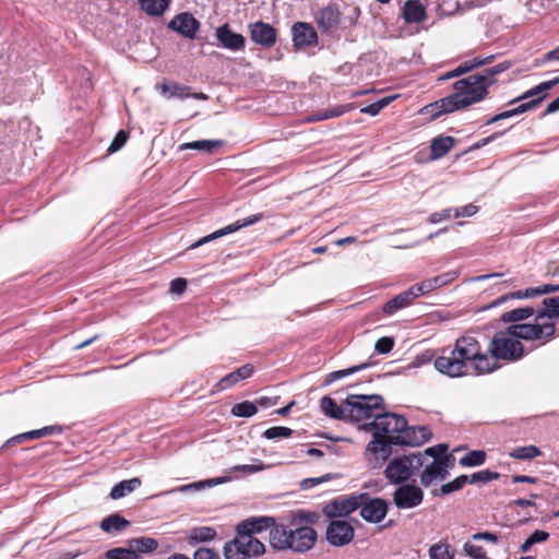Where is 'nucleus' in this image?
Returning <instances> with one entry per match:
<instances>
[{
	"label": "nucleus",
	"instance_id": "22",
	"mask_svg": "<svg viewBox=\"0 0 559 559\" xmlns=\"http://www.w3.org/2000/svg\"><path fill=\"white\" fill-rule=\"evenodd\" d=\"M274 524L275 519L271 516L250 518L237 524L236 533L254 536L255 534L272 527Z\"/></svg>",
	"mask_w": 559,
	"mask_h": 559
},
{
	"label": "nucleus",
	"instance_id": "39",
	"mask_svg": "<svg viewBox=\"0 0 559 559\" xmlns=\"http://www.w3.org/2000/svg\"><path fill=\"white\" fill-rule=\"evenodd\" d=\"M216 536V531L210 526L194 527L189 532V543L194 545L197 543L210 542Z\"/></svg>",
	"mask_w": 559,
	"mask_h": 559
},
{
	"label": "nucleus",
	"instance_id": "28",
	"mask_svg": "<svg viewBox=\"0 0 559 559\" xmlns=\"http://www.w3.org/2000/svg\"><path fill=\"white\" fill-rule=\"evenodd\" d=\"M270 545L272 548L276 550H286L290 549L289 544V530H287L284 525H273L270 527Z\"/></svg>",
	"mask_w": 559,
	"mask_h": 559
},
{
	"label": "nucleus",
	"instance_id": "51",
	"mask_svg": "<svg viewBox=\"0 0 559 559\" xmlns=\"http://www.w3.org/2000/svg\"><path fill=\"white\" fill-rule=\"evenodd\" d=\"M486 460V453L481 450L468 452L465 456L460 459L462 466H477L481 465Z\"/></svg>",
	"mask_w": 559,
	"mask_h": 559
},
{
	"label": "nucleus",
	"instance_id": "50",
	"mask_svg": "<svg viewBox=\"0 0 559 559\" xmlns=\"http://www.w3.org/2000/svg\"><path fill=\"white\" fill-rule=\"evenodd\" d=\"M510 62L504 61L501 63H498L491 68L485 69L480 74L483 76V80L486 82H490V86L496 83L495 76L497 74L502 73L503 71L508 70L510 68Z\"/></svg>",
	"mask_w": 559,
	"mask_h": 559
},
{
	"label": "nucleus",
	"instance_id": "61",
	"mask_svg": "<svg viewBox=\"0 0 559 559\" xmlns=\"http://www.w3.org/2000/svg\"><path fill=\"white\" fill-rule=\"evenodd\" d=\"M452 212H453V209H445L440 212L431 213L428 217V222L430 224L440 223L441 221L450 218L453 215Z\"/></svg>",
	"mask_w": 559,
	"mask_h": 559
},
{
	"label": "nucleus",
	"instance_id": "13",
	"mask_svg": "<svg viewBox=\"0 0 559 559\" xmlns=\"http://www.w3.org/2000/svg\"><path fill=\"white\" fill-rule=\"evenodd\" d=\"M360 516L368 523H380L388 514L389 504L382 498H370L367 493V499H361L359 506Z\"/></svg>",
	"mask_w": 559,
	"mask_h": 559
},
{
	"label": "nucleus",
	"instance_id": "26",
	"mask_svg": "<svg viewBox=\"0 0 559 559\" xmlns=\"http://www.w3.org/2000/svg\"><path fill=\"white\" fill-rule=\"evenodd\" d=\"M160 94L166 98L185 99L190 97L191 87L173 81H164L156 86Z\"/></svg>",
	"mask_w": 559,
	"mask_h": 559
},
{
	"label": "nucleus",
	"instance_id": "11",
	"mask_svg": "<svg viewBox=\"0 0 559 559\" xmlns=\"http://www.w3.org/2000/svg\"><path fill=\"white\" fill-rule=\"evenodd\" d=\"M424 491L413 484H401L393 492V502L397 509H415L423 503Z\"/></svg>",
	"mask_w": 559,
	"mask_h": 559
},
{
	"label": "nucleus",
	"instance_id": "46",
	"mask_svg": "<svg viewBox=\"0 0 559 559\" xmlns=\"http://www.w3.org/2000/svg\"><path fill=\"white\" fill-rule=\"evenodd\" d=\"M542 454V451L535 445H525L515 448L510 452V456L518 460H532Z\"/></svg>",
	"mask_w": 559,
	"mask_h": 559
},
{
	"label": "nucleus",
	"instance_id": "52",
	"mask_svg": "<svg viewBox=\"0 0 559 559\" xmlns=\"http://www.w3.org/2000/svg\"><path fill=\"white\" fill-rule=\"evenodd\" d=\"M499 476H500V474L497 472H492L489 469H483V471L473 473L471 476H468L467 483H469V484L488 483V481L498 479Z\"/></svg>",
	"mask_w": 559,
	"mask_h": 559
},
{
	"label": "nucleus",
	"instance_id": "21",
	"mask_svg": "<svg viewBox=\"0 0 559 559\" xmlns=\"http://www.w3.org/2000/svg\"><path fill=\"white\" fill-rule=\"evenodd\" d=\"M555 292H559V285L545 284L542 286L530 287L524 290H518V292L501 296L493 302V305L495 306L501 305L502 302H504L506 300H509V299L535 298L537 296H542V295H546V294H550V293H555Z\"/></svg>",
	"mask_w": 559,
	"mask_h": 559
},
{
	"label": "nucleus",
	"instance_id": "55",
	"mask_svg": "<svg viewBox=\"0 0 559 559\" xmlns=\"http://www.w3.org/2000/svg\"><path fill=\"white\" fill-rule=\"evenodd\" d=\"M487 62V59H474L473 61H467L464 64L459 66L456 69L452 70L454 76H459L474 68L483 66Z\"/></svg>",
	"mask_w": 559,
	"mask_h": 559
},
{
	"label": "nucleus",
	"instance_id": "18",
	"mask_svg": "<svg viewBox=\"0 0 559 559\" xmlns=\"http://www.w3.org/2000/svg\"><path fill=\"white\" fill-rule=\"evenodd\" d=\"M468 107L467 102L461 100L456 92L453 94L443 97L433 104H430L426 107L427 112L431 114L433 119L439 118L443 114H450L455 110L464 109Z\"/></svg>",
	"mask_w": 559,
	"mask_h": 559
},
{
	"label": "nucleus",
	"instance_id": "24",
	"mask_svg": "<svg viewBox=\"0 0 559 559\" xmlns=\"http://www.w3.org/2000/svg\"><path fill=\"white\" fill-rule=\"evenodd\" d=\"M402 16L406 24L424 22L427 19L426 7L420 0H406L402 8Z\"/></svg>",
	"mask_w": 559,
	"mask_h": 559
},
{
	"label": "nucleus",
	"instance_id": "5",
	"mask_svg": "<svg viewBox=\"0 0 559 559\" xmlns=\"http://www.w3.org/2000/svg\"><path fill=\"white\" fill-rule=\"evenodd\" d=\"M346 405L347 418L359 423L379 415L377 411L383 409V397L379 394H349Z\"/></svg>",
	"mask_w": 559,
	"mask_h": 559
},
{
	"label": "nucleus",
	"instance_id": "49",
	"mask_svg": "<svg viewBox=\"0 0 559 559\" xmlns=\"http://www.w3.org/2000/svg\"><path fill=\"white\" fill-rule=\"evenodd\" d=\"M549 538V534L545 531L536 530L531 534L525 542L520 546L521 552H527L533 545L544 543Z\"/></svg>",
	"mask_w": 559,
	"mask_h": 559
},
{
	"label": "nucleus",
	"instance_id": "29",
	"mask_svg": "<svg viewBox=\"0 0 559 559\" xmlns=\"http://www.w3.org/2000/svg\"><path fill=\"white\" fill-rule=\"evenodd\" d=\"M557 84H559V76H557L552 80H549V81L542 82L540 84L536 85L535 87L523 93L521 96L510 100L509 105H512L516 102L525 100L528 98L534 99L533 97H535V96H536V98L544 96V99H545L547 96V92L549 90H551L552 87H555Z\"/></svg>",
	"mask_w": 559,
	"mask_h": 559
},
{
	"label": "nucleus",
	"instance_id": "8",
	"mask_svg": "<svg viewBox=\"0 0 559 559\" xmlns=\"http://www.w3.org/2000/svg\"><path fill=\"white\" fill-rule=\"evenodd\" d=\"M453 87L461 100L467 102L471 106L487 97L490 82L484 81L480 74L475 73L456 81Z\"/></svg>",
	"mask_w": 559,
	"mask_h": 559
},
{
	"label": "nucleus",
	"instance_id": "48",
	"mask_svg": "<svg viewBox=\"0 0 559 559\" xmlns=\"http://www.w3.org/2000/svg\"><path fill=\"white\" fill-rule=\"evenodd\" d=\"M453 552L448 543H437L429 548L430 559H453Z\"/></svg>",
	"mask_w": 559,
	"mask_h": 559
},
{
	"label": "nucleus",
	"instance_id": "16",
	"mask_svg": "<svg viewBox=\"0 0 559 559\" xmlns=\"http://www.w3.org/2000/svg\"><path fill=\"white\" fill-rule=\"evenodd\" d=\"M215 37L221 47L230 51H240L246 47V37L234 32L227 23L216 28Z\"/></svg>",
	"mask_w": 559,
	"mask_h": 559
},
{
	"label": "nucleus",
	"instance_id": "43",
	"mask_svg": "<svg viewBox=\"0 0 559 559\" xmlns=\"http://www.w3.org/2000/svg\"><path fill=\"white\" fill-rule=\"evenodd\" d=\"M369 366H371L370 362H364V364H360V365H357V366H354L350 368L330 372L324 380V385H329L336 380L343 379V378H345L349 374H353L357 371L364 370V369L368 368Z\"/></svg>",
	"mask_w": 559,
	"mask_h": 559
},
{
	"label": "nucleus",
	"instance_id": "10",
	"mask_svg": "<svg viewBox=\"0 0 559 559\" xmlns=\"http://www.w3.org/2000/svg\"><path fill=\"white\" fill-rule=\"evenodd\" d=\"M361 499H367V492L334 499L323 507V514L328 518L347 516L359 509Z\"/></svg>",
	"mask_w": 559,
	"mask_h": 559
},
{
	"label": "nucleus",
	"instance_id": "36",
	"mask_svg": "<svg viewBox=\"0 0 559 559\" xmlns=\"http://www.w3.org/2000/svg\"><path fill=\"white\" fill-rule=\"evenodd\" d=\"M454 139L452 136H438L432 140L431 158L438 159L444 156L454 145Z\"/></svg>",
	"mask_w": 559,
	"mask_h": 559
},
{
	"label": "nucleus",
	"instance_id": "23",
	"mask_svg": "<svg viewBox=\"0 0 559 559\" xmlns=\"http://www.w3.org/2000/svg\"><path fill=\"white\" fill-rule=\"evenodd\" d=\"M419 297V294L417 290H415V286L413 285L408 289L402 292L401 294L396 295L392 299H390L388 302L383 305V312L388 316H392L397 310L403 309L412 305L415 298Z\"/></svg>",
	"mask_w": 559,
	"mask_h": 559
},
{
	"label": "nucleus",
	"instance_id": "32",
	"mask_svg": "<svg viewBox=\"0 0 559 559\" xmlns=\"http://www.w3.org/2000/svg\"><path fill=\"white\" fill-rule=\"evenodd\" d=\"M253 372V367L251 365H243L239 367L234 372H230L229 374L225 376L218 383L222 390L231 388L235 385L238 381L245 380L249 378Z\"/></svg>",
	"mask_w": 559,
	"mask_h": 559
},
{
	"label": "nucleus",
	"instance_id": "56",
	"mask_svg": "<svg viewBox=\"0 0 559 559\" xmlns=\"http://www.w3.org/2000/svg\"><path fill=\"white\" fill-rule=\"evenodd\" d=\"M350 108H352L350 105H340L332 109L321 110L320 112H321L322 118L324 120H326L330 118L340 117V116L344 115L345 112H347L348 110H350Z\"/></svg>",
	"mask_w": 559,
	"mask_h": 559
},
{
	"label": "nucleus",
	"instance_id": "19",
	"mask_svg": "<svg viewBox=\"0 0 559 559\" xmlns=\"http://www.w3.org/2000/svg\"><path fill=\"white\" fill-rule=\"evenodd\" d=\"M168 27L188 39H193L200 28V22L191 13L182 12L168 23Z\"/></svg>",
	"mask_w": 559,
	"mask_h": 559
},
{
	"label": "nucleus",
	"instance_id": "54",
	"mask_svg": "<svg viewBox=\"0 0 559 559\" xmlns=\"http://www.w3.org/2000/svg\"><path fill=\"white\" fill-rule=\"evenodd\" d=\"M39 438H41L39 429L31 430V431L23 432V433H20L17 436L12 437L11 439H9L5 442V445H8V444H15V443H22V442H25V441H29V440H34V439H39Z\"/></svg>",
	"mask_w": 559,
	"mask_h": 559
},
{
	"label": "nucleus",
	"instance_id": "27",
	"mask_svg": "<svg viewBox=\"0 0 559 559\" xmlns=\"http://www.w3.org/2000/svg\"><path fill=\"white\" fill-rule=\"evenodd\" d=\"M454 278H455L454 273H444L441 275H437L432 278L423 281L421 283H418L414 286H415V290H417L419 296H421V295H425L436 288L442 287V286L453 282Z\"/></svg>",
	"mask_w": 559,
	"mask_h": 559
},
{
	"label": "nucleus",
	"instance_id": "60",
	"mask_svg": "<svg viewBox=\"0 0 559 559\" xmlns=\"http://www.w3.org/2000/svg\"><path fill=\"white\" fill-rule=\"evenodd\" d=\"M478 212V206L474 204H467L465 206L455 207L453 209V216L454 217H471L475 215Z\"/></svg>",
	"mask_w": 559,
	"mask_h": 559
},
{
	"label": "nucleus",
	"instance_id": "44",
	"mask_svg": "<svg viewBox=\"0 0 559 559\" xmlns=\"http://www.w3.org/2000/svg\"><path fill=\"white\" fill-rule=\"evenodd\" d=\"M468 476L467 475H461L456 477L454 480L443 484L438 490H433V496H445L451 492L457 491L464 487L465 484H467Z\"/></svg>",
	"mask_w": 559,
	"mask_h": 559
},
{
	"label": "nucleus",
	"instance_id": "34",
	"mask_svg": "<svg viewBox=\"0 0 559 559\" xmlns=\"http://www.w3.org/2000/svg\"><path fill=\"white\" fill-rule=\"evenodd\" d=\"M559 317V296L545 298L543 300V307L537 309L536 321H540L544 318L555 319Z\"/></svg>",
	"mask_w": 559,
	"mask_h": 559
},
{
	"label": "nucleus",
	"instance_id": "40",
	"mask_svg": "<svg viewBox=\"0 0 559 559\" xmlns=\"http://www.w3.org/2000/svg\"><path fill=\"white\" fill-rule=\"evenodd\" d=\"M229 480H230V477H228V476L209 478V479H205V480H201V481H197V483H192V484H189V485L181 486L179 488H176V489L171 490L170 492H174V491L185 492V491H188V490H191V489H195V490L203 489V488H206V487H213V486H216V485H221V484L227 483Z\"/></svg>",
	"mask_w": 559,
	"mask_h": 559
},
{
	"label": "nucleus",
	"instance_id": "64",
	"mask_svg": "<svg viewBox=\"0 0 559 559\" xmlns=\"http://www.w3.org/2000/svg\"><path fill=\"white\" fill-rule=\"evenodd\" d=\"M263 468H264L263 464H258V465L243 464V465H236L231 469L238 471V472H243L247 474H253V473L262 471Z\"/></svg>",
	"mask_w": 559,
	"mask_h": 559
},
{
	"label": "nucleus",
	"instance_id": "35",
	"mask_svg": "<svg viewBox=\"0 0 559 559\" xmlns=\"http://www.w3.org/2000/svg\"><path fill=\"white\" fill-rule=\"evenodd\" d=\"M224 144L222 140H199L193 142H187L179 145V151L197 150L204 151L206 153H213L215 150Z\"/></svg>",
	"mask_w": 559,
	"mask_h": 559
},
{
	"label": "nucleus",
	"instance_id": "38",
	"mask_svg": "<svg viewBox=\"0 0 559 559\" xmlns=\"http://www.w3.org/2000/svg\"><path fill=\"white\" fill-rule=\"evenodd\" d=\"M139 3L146 14L159 16L167 10L170 0H139Z\"/></svg>",
	"mask_w": 559,
	"mask_h": 559
},
{
	"label": "nucleus",
	"instance_id": "15",
	"mask_svg": "<svg viewBox=\"0 0 559 559\" xmlns=\"http://www.w3.org/2000/svg\"><path fill=\"white\" fill-rule=\"evenodd\" d=\"M263 218V215L262 214H254V215H251L247 218H243V219H239L233 224H229L227 225L226 227L224 228H221L205 237H202L201 239H199L198 241H195L194 243H192L190 246L191 249H194V248H198L202 245H205L212 240H215L217 238H221L223 236H226V235H229L231 233H235L243 227H247V226H251L260 221H262Z\"/></svg>",
	"mask_w": 559,
	"mask_h": 559
},
{
	"label": "nucleus",
	"instance_id": "53",
	"mask_svg": "<svg viewBox=\"0 0 559 559\" xmlns=\"http://www.w3.org/2000/svg\"><path fill=\"white\" fill-rule=\"evenodd\" d=\"M292 435L293 430L284 426H274L263 432V437L269 440L289 438Z\"/></svg>",
	"mask_w": 559,
	"mask_h": 559
},
{
	"label": "nucleus",
	"instance_id": "1",
	"mask_svg": "<svg viewBox=\"0 0 559 559\" xmlns=\"http://www.w3.org/2000/svg\"><path fill=\"white\" fill-rule=\"evenodd\" d=\"M433 366L437 371L450 378L483 376L499 368L495 358L484 350L479 340L472 333L457 337L452 348H444Z\"/></svg>",
	"mask_w": 559,
	"mask_h": 559
},
{
	"label": "nucleus",
	"instance_id": "3",
	"mask_svg": "<svg viewBox=\"0 0 559 559\" xmlns=\"http://www.w3.org/2000/svg\"><path fill=\"white\" fill-rule=\"evenodd\" d=\"M448 449V444L440 443L420 452L425 455V464L420 474V483L424 487H429L435 481L444 480L449 476L454 457L447 453Z\"/></svg>",
	"mask_w": 559,
	"mask_h": 559
},
{
	"label": "nucleus",
	"instance_id": "4",
	"mask_svg": "<svg viewBox=\"0 0 559 559\" xmlns=\"http://www.w3.org/2000/svg\"><path fill=\"white\" fill-rule=\"evenodd\" d=\"M425 464V455L420 452L393 457L384 469L386 479L394 485L404 484L417 474Z\"/></svg>",
	"mask_w": 559,
	"mask_h": 559
},
{
	"label": "nucleus",
	"instance_id": "58",
	"mask_svg": "<svg viewBox=\"0 0 559 559\" xmlns=\"http://www.w3.org/2000/svg\"><path fill=\"white\" fill-rule=\"evenodd\" d=\"M394 346V340L392 337H381L376 342L374 348L380 354H388Z\"/></svg>",
	"mask_w": 559,
	"mask_h": 559
},
{
	"label": "nucleus",
	"instance_id": "12",
	"mask_svg": "<svg viewBox=\"0 0 559 559\" xmlns=\"http://www.w3.org/2000/svg\"><path fill=\"white\" fill-rule=\"evenodd\" d=\"M355 535L354 527L344 520L331 521L326 527V540L335 547H342L349 544Z\"/></svg>",
	"mask_w": 559,
	"mask_h": 559
},
{
	"label": "nucleus",
	"instance_id": "31",
	"mask_svg": "<svg viewBox=\"0 0 559 559\" xmlns=\"http://www.w3.org/2000/svg\"><path fill=\"white\" fill-rule=\"evenodd\" d=\"M130 526V522L118 513L110 514L103 519L100 528L108 534H116Z\"/></svg>",
	"mask_w": 559,
	"mask_h": 559
},
{
	"label": "nucleus",
	"instance_id": "6",
	"mask_svg": "<svg viewBox=\"0 0 559 559\" xmlns=\"http://www.w3.org/2000/svg\"><path fill=\"white\" fill-rule=\"evenodd\" d=\"M225 559H252L265 554V545L255 536L237 534L224 545Z\"/></svg>",
	"mask_w": 559,
	"mask_h": 559
},
{
	"label": "nucleus",
	"instance_id": "20",
	"mask_svg": "<svg viewBox=\"0 0 559 559\" xmlns=\"http://www.w3.org/2000/svg\"><path fill=\"white\" fill-rule=\"evenodd\" d=\"M293 43L296 48L314 46L318 44V35L314 28L305 22H296L292 27Z\"/></svg>",
	"mask_w": 559,
	"mask_h": 559
},
{
	"label": "nucleus",
	"instance_id": "17",
	"mask_svg": "<svg viewBox=\"0 0 559 559\" xmlns=\"http://www.w3.org/2000/svg\"><path fill=\"white\" fill-rule=\"evenodd\" d=\"M251 40L260 46L270 48L275 45L277 39L276 29L262 21L249 24L248 26Z\"/></svg>",
	"mask_w": 559,
	"mask_h": 559
},
{
	"label": "nucleus",
	"instance_id": "25",
	"mask_svg": "<svg viewBox=\"0 0 559 559\" xmlns=\"http://www.w3.org/2000/svg\"><path fill=\"white\" fill-rule=\"evenodd\" d=\"M340 16L341 13L336 7L328 5L316 13V22L322 31L328 32L338 24Z\"/></svg>",
	"mask_w": 559,
	"mask_h": 559
},
{
	"label": "nucleus",
	"instance_id": "9",
	"mask_svg": "<svg viewBox=\"0 0 559 559\" xmlns=\"http://www.w3.org/2000/svg\"><path fill=\"white\" fill-rule=\"evenodd\" d=\"M508 331L515 336L525 341H544L547 342L554 337L556 326L552 322H537L535 324L519 323L508 328Z\"/></svg>",
	"mask_w": 559,
	"mask_h": 559
},
{
	"label": "nucleus",
	"instance_id": "45",
	"mask_svg": "<svg viewBox=\"0 0 559 559\" xmlns=\"http://www.w3.org/2000/svg\"><path fill=\"white\" fill-rule=\"evenodd\" d=\"M107 559H139L140 555H136L133 547L128 544V547H117L109 549L105 552Z\"/></svg>",
	"mask_w": 559,
	"mask_h": 559
},
{
	"label": "nucleus",
	"instance_id": "7",
	"mask_svg": "<svg viewBox=\"0 0 559 559\" xmlns=\"http://www.w3.org/2000/svg\"><path fill=\"white\" fill-rule=\"evenodd\" d=\"M487 352L490 353L489 357L495 358L497 364L500 359L515 361L524 355L522 343L508 329L506 332H499L493 335Z\"/></svg>",
	"mask_w": 559,
	"mask_h": 559
},
{
	"label": "nucleus",
	"instance_id": "62",
	"mask_svg": "<svg viewBox=\"0 0 559 559\" xmlns=\"http://www.w3.org/2000/svg\"><path fill=\"white\" fill-rule=\"evenodd\" d=\"M194 559H221V557L216 550L202 547L194 552Z\"/></svg>",
	"mask_w": 559,
	"mask_h": 559
},
{
	"label": "nucleus",
	"instance_id": "42",
	"mask_svg": "<svg viewBox=\"0 0 559 559\" xmlns=\"http://www.w3.org/2000/svg\"><path fill=\"white\" fill-rule=\"evenodd\" d=\"M536 312L537 310L535 311L533 307H522L504 312L501 320L503 322H518L536 314Z\"/></svg>",
	"mask_w": 559,
	"mask_h": 559
},
{
	"label": "nucleus",
	"instance_id": "63",
	"mask_svg": "<svg viewBox=\"0 0 559 559\" xmlns=\"http://www.w3.org/2000/svg\"><path fill=\"white\" fill-rule=\"evenodd\" d=\"M187 288V281L182 277H178L171 281L170 283V292L173 294H182Z\"/></svg>",
	"mask_w": 559,
	"mask_h": 559
},
{
	"label": "nucleus",
	"instance_id": "41",
	"mask_svg": "<svg viewBox=\"0 0 559 559\" xmlns=\"http://www.w3.org/2000/svg\"><path fill=\"white\" fill-rule=\"evenodd\" d=\"M543 100H544V96L531 99L528 102L522 103L521 105H519L515 108L500 112L499 117L501 118V120H503V119H508V118L524 114L528 110L536 108Z\"/></svg>",
	"mask_w": 559,
	"mask_h": 559
},
{
	"label": "nucleus",
	"instance_id": "14",
	"mask_svg": "<svg viewBox=\"0 0 559 559\" xmlns=\"http://www.w3.org/2000/svg\"><path fill=\"white\" fill-rule=\"evenodd\" d=\"M290 550L306 552L310 550L317 540V532L310 526H300L289 530Z\"/></svg>",
	"mask_w": 559,
	"mask_h": 559
},
{
	"label": "nucleus",
	"instance_id": "37",
	"mask_svg": "<svg viewBox=\"0 0 559 559\" xmlns=\"http://www.w3.org/2000/svg\"><path fill=\"white\" fill-rule=\"evenodd\" d=\"M129 545L133 547L136 555H140L155 551L158 548L159 543L155 538L143 536L130 539Z\"/></svg>",
	"mask_w": 559,
	"mask_h": 559
},
{
	"label": "nucleus",
	"instance_id": "57",
	"mask_svg": "<svg viewBox=\"0 0 559 559\" xmlns=\"http://www.w3.org/2000/svg\"><path fill=\"white\" fill-rule=\"evenodd\" d=\"M331 478H332L331 474H325V475H323L321 477H317V478H305L300 481V488L302 490H309L317 485H320L324 481L330 480Z\"/></svg>",
	"mask_w": 559,
	"mask_h": 559
},
{
	"label": "nucleus",
	"instance_id": "59",
	"mask_svg": "<svg viewBox=\"0 0 559 559\" xmlns=\"http://www.w3.org/2000/svg\"><path fill=\"white\" fill-rule=\"evenodd\" d=\"M128 140V133L123 130L118 131L111 144L108 147V152L114 153L120 150Z\"/></svg>",
	"mask_w": 559,
	"mask_h": 559
},
{
	"label": "nucleus",
	"instance_id": "47",
	"mask_svg": "<svg viewBox=\"0 0 559 559\" xmlns=\"http://www.w3.org/2000/svg\"><path fill=\"white\" fill-rule=\"evenodd\" d=\"M258 407L253 402L243 401L237 403L231 408V414L236 417H251L255 415Z\"/></svg>",
	"mask_w": 559,
	"mask_h": 559
},
{
	"label": "nucleus",
	"instance_id": "2",
	"mask_svg": "<svg viewBox=\"0 0 559 559\" xmlns=\"http://www.w3.org/2000/svg\"><path fill=\"white\" fill-rule=\"evenodd\" d=\"M364 428L374 430L373 440L369 442L367 451L382 461L391 455L392 444L416 447L425 443L431 437L427 427H409L403 416L394 413L379 414L371 424L365 425Z\"/></svg>",
	"mask_w": 559,
	"mask_h": 559
},
{
	"label": "nucleus",
	"instance_id": "33",
	"mask_svg": "<svg viewBox=\"0 0 559 559\" xmlns=\"http://www.w3.org/2000/svg\"><path fill=\"white\" fill-rule=\"evenodd\" d=\"M141 486V479L138 477L121 480L118 484H116L109 493V497L112 500H118L123 497H126L128 493H131L135 489H138Z\"/></svg>",
	"mask_w": 559,
	"mask_h": 559
},
{
	"label": "nucleus",
	"instance_id": "30",
	"mask_svg": "<svg viewBox=\"0 0 559 559\" xmlns=\"http://www.w3.org/2000/svg\"><path fill=\"white\" fill-rule=\"evenodd\" d=\"M320 407L324 415L334 419H347L346 401L343 405H337L330 396H323L320 401Z\"/></svg>",
	"mask_w": 559,
	"mask_h": 559
}]
</instances>
